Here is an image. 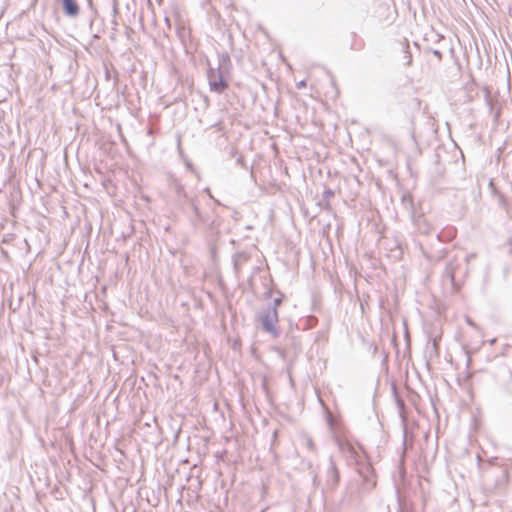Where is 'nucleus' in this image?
Returning a JSON list of instances; mask_svg holds the SVG:
<instances>
[{
  "mask_svg": "<svg viewBox=\"0 0 512 512\" xmlns=\"http://www.w3.org/2000/svg\"><path fill=\"white\" fill-rule=\"evenodd\" d=\"M229 63L228 55H220L219 56V67L218 69L209 68L207 77L209 81V86L212 91L217 93H222L227 88V83L224 81L223 72L225 65Z\"/></svg>",
  "mask_w": 512,
  "mask_h": 512,
  "instance_id": "1",
  "label": "nucleus"
},
{
  "mask_svg": "<svg viewBox=\"0 0 512 512\" xmlns=\"http://www.w3.org/2000/svg\"><path fill=\"white\" fill-rule=\"evenodd\" d=\"M277 322H278V314H277L276 308H273V310L268 312L262 319L264 328L269 332L276 331Z\"/></svg>",
  "mask_w": 512,
  "mask_h": 512,
  "instance_id": "2",
  "label": "nucleus"
},
{
  "mask_svg": "<svg viewBox=\"0 0 512 512\" xmlns=\"http://www.w3.org/2000/svg\"><path fill=\"white\" fill-rule=\"evenodd\" d=\"M63 8L68 16L75 17L79 13V8L75 0H63Z\"/></svg>",
  "mask_w": 512,
  "mask_h": 512,
  "instance_id": "3",
  "label": "nucleus"
},
{
  "mask_svg": "<svg viewBox=\"0 0 512 512\" xmlns=\"http://www.w3.org/2000/svg\"><path fill=\"white\" fill-rule=\"evenodd\" d=\"M405 60H406V65H410L411 64L412 57H411V55L409 54L408 51H406Z\"/></svg>",
  "mask_w": 512,
  "mask_h": 512,
  "instance_id": "4",
  "label": "nucleus"
},
{
  "mask_svg": "<svg viewBox=\"0 0 512 512\" xmlns=\"http://www.w3.org/2000/svg\"><path fill=\"white\" fill-rule=\"evenodd\" d=\"M306 86V81L305 80H302V81H299L297 84H296V87L298 89H302Z\"/></svg>",
  "mask_w": 512,
  "mask_h": 512,
  "instance_id": "5",
  "label": "nucleus"
},
{
  "mask_svg": "<svg viewBox=\"0 0 512 512\" xmlns=\"http://www.w3.org/2000/svg\"><path fill=\"white\" fill-rule=\"evenodd\" d=\"M434 346L436 349H438V344H437L436 340L434 341Z\"/></svg>",
  "mask_w": 512,
  "mask_h": 512,
  "instance_id": "6",
  "label": "nucleus"
}]
</instances>
